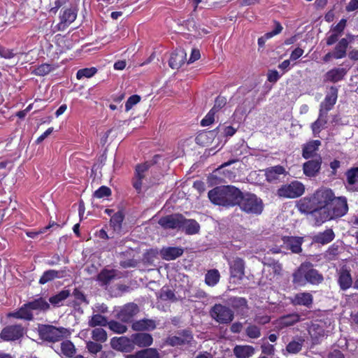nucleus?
<instances>
[{
  "instance_id": "obj_60",
  "label": "nucleus",
  "mask_w": 358,
  "mask_h": 358,
  "mask_svg": "<svg viewBox=\"0 0 358 358\" xmlns=\"http://www.w3.org/2000/svg\"><path fill=\"white\" fill-rule=\"evenodd\" d=\"M323 125L324 122L319 119L316 120L314 123H313L311 128L313 134L315 135L318 134L320 131L321 128L323 127Z\"/></svg>"
},
{
  "instance_id": "obj_45",
  "label": "nucleus",
  "mask_w": 358,
  "mask_h": 358,
  "mask_svg": "<svg viewBox=\"0 0 358 358\" xmlns=\"http://www.w3.org/2000/svg\"><path fill=\"white\" fill-rule=\"evenodd\" d=\"M217 113L216 107H213L201 120V124L206 127L212 124L215 120V115Z\"/></svg>"
},
{
  "instance_id": "obj_31",
  "label": "nucleus",
  "mask_w": 358,
  "mask_h": 358,
  "mask_svg": "<svg viewBox=\"0 0 358 358\" xmlns=\"http://www.w3.org/2000/svg\"><path fill=\"white\" fill-rule=\"evenodd\" d=\"M312 265L306 273V284L310 282L311 284H319L323 280L322 275H320L316 270L311 268Z\"/></svg>"
},
{
  "instance_id": "obj_52",
  "label": "nucleus",
  "mask_w": 358,
  "mask_h": 358,
  "mask_svg": "<svg viewBox=\"0 0 358 358\" xmlns=\"http://www.w3.org/2000/svg\"><path fill=\"white\" fill-rule=\"evenodd\" d=\"M141 101V97L138 95L131 96L125 103V109L127 111L130 110L134 106L137 104Z\"/></svg>"
},
{
  "instance_id": "obj_46",
  "label": "nucleus",
  "mask_w": 358,
  "mask_h": 358,
  "mask_svg": "<svg viewBox=\"0 0 358 358\" xmlns=\"http://www.w3.org/2000/svg\"><path fill=\"white\" fill-rule=\"evenodd\" d=\"M92 337L96 341L105 342L107 340V334L103 329L98 328L92 331Z\"/></svg>"
},
{
  "instance_id": "obj_55",
  "label": "nucleus",
  "mask_w": 358,
  "mask_h": 358,
  "mask_svg": "<svg viewBox=\"0 0 358 358\" xmlns=\"http://www.w3.org/2000/svg\"><path fill=\"white\" fill-rule=\"evenodd\" d=\"M346 22L347 20L345 19L341 20L336 26L331 28V31L339 36L343 31Z\"/></svg>"
},
{
  "instance_id": "obj_21",
  "label": "nucleus",
  "mask_w": 358,
  "mask_h": 358,
  "mask_svg": "<svg viewBox=\"0 0 358 358\" xmlns=\"http://www.w3.org/2000/svg\"><path fill=\"white\" fill-rule=\"evenodd\" d=\"M313 301V296L308 292L299 293L292 299V302L294 304L305 306H310Z\"/></svg>"
},
{
  "instance_id": "obj_58",
  "label": "nucleus",
  "mask_w": 358,
  "mask_h": 358,
  "mask_svg": "<svg viewBox=\"0 0 358 358\" xmlns=\"http://www.w3.org/2000/svg\"><path fill=\"white\" fill-rule=\"evenodd\" d=\"M303 52H304V51L302 48H296L294 50H292V52L290 54V59L291 60L298 59L303 55Z\"/></svg>"
},
{
  "instance_id": "obj_37",
  "label": "nucleus",
  "mask_w": 358,
  "mask_h": 358,
  "mask_svg": "<svg viewBox=\"0 0 358 358\" xmlns=\"http://www.w3.org/2000/svg\"><path fill=\"white\" fill-rule=\"evenodd\" d=\"M220 273L217 270H210L206 275L205 282L209 286L215 285L220 280Z\"/></svg>"
},
{
  "instance_id": "obj_10",
  "label": "nucleus",
  "mask_w": 358,
  "mask_h": 358,
  "mask_svg": "<svg viewBox=\"0 0 358 358\" xmlns=\"http://www.w3.org/2000/svg\"><path fill=\"white\" fill-rule=\"evenodd\" d=\"M138 308L136 304L129 303L121 308L117 313V317L124 322H130L131 319L138 313Z\"/></svg>"
},
{
  "instance_id": "obj_33",
  "label": "nucleus",
  "mask_w": 358,
  "mask_h": 358,
  "mask_svg": "<svg viewBox=\"0 0 358 358\" xmlns=\"http://www.w3.org/2000/svg\"><path fill=\"white\" fill-rule=\"evenodd\" d=\"M182 227L187 234H194L199 232L200 226L197 222L193 220H186L183 218Z\"/></svg>"
},
{
  "instance_id": "obj_48",
  "label": "nucleus",
  "mask_w": 358,
  "mask_h": 358,
  "mask_svg": "<svg viewBox=\"0 0 358 358\" xmlns=\"http://www.w3.org/2000/svg\"><path fill=\"white\" fill-rule=\"evenodd\" d=\"M109 328L117 334H123L127 331V327L116 321H111L108 323Z\"/></svg>"
},
{
  "instance_id": "obj_38",
  "label": "nucleus",
  "mask_w": 358,
  "mask_h": 358,
  "mask_svg": "<svg viewBox=\"0 0 358 358\" xmlns=\"http://www.w3.org/2000/svg\"><path fill=\"white\" fill-rule=\"evenodd\" d=\"M300 320V317L297 314H292L282 317L278 320V324L281 327H287L295 324Z\"/></svg>"
},
{
  "instance_id": "obj_16",
  "label": "nucleus",
  "mask_w": 358,
  "mask_h": 358,
  "mask_svg": "<svg viewBox=\"0 0 358 358\" xmlns=\"http://www.w3.org/2000/svg\"><path fill=\"white\" fill-rule=\"evenodd\" d=\"M310 266V263L302 264L294 273L293 282L298 286H303L306 285V273Z\"/></svg>"
},
{
  "instance_id": "obj_3",
  "label": "nucleus",
  "mask_w": 358,
  "mask_h": 358,
  "mask_svg": "<svg viewBox=\"0 0 358 358\" xmlns=\"http://www.w3.org/2000/svg\"><path fill=\"white\" fill-rule=\"evenodd\" d=\"M237 205L240 206L243 211L256 215L261 214L264 208L262 201L252 194L243 195L241 193V196Z\"/></svg>"
},
{
  "instance_id": "obj_25",
  "label": "nucleus",
  "mask_w": 358,
  "mask_h": 358,
  "mask_svg": "<svg viewBox=\"0 0 358 358\" xmlns=\"http://www.w3.org/2000/svg\"><path fill=\"white\" fill-rule=\"evenodd\" d=\"M337 100V90L334 88L331 89V92L327 94L321 104V110L329 111L334 106Z\"/></svg>"
},
{
  "instance_id": "obj_36",
  "label": "nucleus",
  "mask_w": 358,
  "mask_h": 358,
  "mask_svg": "<svg viewBox=\"0 0 358 358\" xmlns=\"http://www.w3.org/2000/svg\"><path fill=\"white\" fill-rule=\"evenodd\" d=\"M69 295L70 292L69 290H62L57 294L51 296L49 299V301L53 306H58L64 300L67 299L69 296Z\"/></svg>"
},
{
  "instance_id": "obj_51",
  "label": "nucleus",
  "mask_w": 358,
  "mask_h": 358,
  "mask_svg": "<svg viewBox=\"0 0 358 358\" xmlns=\"http://www.w3.org/2000/svg\"><path fill=\"white\" fill-rule=\"evenodd\" d=\"M301 347L302 341H292L287 345L286 350L289 353L295 354L301 350Z\"/></svg>"
},
{
  "instance_id": "obj_12",
  "label": "nucleus",
  "mask_w": 358,
  "mask_h": 358,
  "mask_svg": "<svg viewBox=\"0 0 358 358\" xmlns=\"http://www.w3.org/2000/svg\"><path fill=\"white\" fill-rule=\"evenodd\" d=\"M217 132L215 130L203 131L198 134L196 137L197 144L202 146H208L212 145L216 138Z\"/></svg>"
},
{
  "instance_id": "obj_26",
  "label": "nucleus",
  "mask_w": 358,
  "mask_h": 358,
  "mask_svg": "<svg viewBox=\"0 0 358 358\" xmlns=\"http://www.w3.org/2000/svg\"><path fill=\"white\" fill-rule=\"evenodd\" d=\"M161 255L163 259L166 260H172L181 256L183 253V250L180 248H163L161 252Z\"/></svg>"
},
{
  "instance_id": "obj_24",
  "label": "nucleus",
  "mask_w": 358,
  "mask_h": 358,
  "mask_svg": "<svg viewBox=\"0 0 358 358\" xmlns=\"http://www.w3.org/2000/svg\"><path fill=\"white\" fill-rule=\"evenodd\" d=\"M335 237L332 229H328L323 232L319 233L313 236V241L320 244H327L334 240Z\"/></svg>"
},
{
  "instance_id": "obj_5",
  "label": "nucleus",
  "mask_w": 358,
  "mask_h": 358,
  "mask_svg": "<svg viewBox=\"0 0 358 358\" xmlns=\"http://www.w3.org/2000/svg\"><path fill=\"white\" fill-rule=\"evenodd\" d=\"M41 336L48 341H57L61 338L68 337L70 331L65 328H57L51 325H43L39 328Z\"/></svg>"
},
{
  "instance_id": "obj_30",
  "label": "nucleus",
  "mask_w": 358,
  "mask_h": 358,
  "mask_svg": "<svg viewBox=\"0 0 358 358\" xmlns=\"http://www.w3.org/2000/svg\"><path fill=\"white\" fill-rule=\"evenodd\" d=\"M345 74L346 71L344 69H333L326 73L325 78L327 81L338 82L343 79Z\"/></svg>"
},
{
  "instance_id": "obj_50",
  "label": "nucleus",
  "mask_w": 358,
  "mask_h": 358,
  "mask_svg": "<svg viewBox=\"0 0 358 358\" xmlns=\"http://www.w3.org/2000/svg\"><path fill=\"white\" fill-rule=\"evenodd\" d=\"M348 182L355 184L358 180V167L348 170L346 173Z\"/></svg>"
},
{
  "instance_id": "obj_14",
  "label": "nucleus",
  "mask_w": 358,
  "mask_h": 358,
  "mask_svg": "<svg viewBox=\"0 0 358 358\" xmlns=\"http://www.w3.org/2000/svg\"><path fill=\"white\" fill-rule=\"evenodd\" d=\"M187 54L184 50H178L172 53L169 66L173 69H179L186 61Z\"/></svg>"
},
{
  "instance_id": "obj_6",
  "label": "nucleus",
  "mask_w": 358,
  "mask_h": 358,
  "mask_svg": "<svg viewBox=\"0 0 358 358\" xmlns=\"http://www.w3.org/2000/svg\"><path fill=\"white\" fill-rule=\"evenodd\" d=\"M211 317L217 322L227 324L234 319L233 312L227 307L221 304H215L210 310Z\"/></svg>"
},
{
  "instance_id": "obj_7",
  "label": "nucleus",
  "mask_w": 358,
  "mask_h": 358,
  "mask_svg": "<svg viewBox=\"0 0 358 358\" xmlns=\"http://www.w3.org/2000/svg\"><path fill=\"white\" fill-rule=\"evenodd\" d=\"M24 331L21 326L13 325L5 327L0 334V337L4 341H14L23 336Z\"/></svg>"
},
{
  "instance_id": "obj_22",
  "label": "nucleus",
  "mask_w": 358,
  "mask_h": 358,
  "mask_svg": "<svg viewBox=\"0 0 358 358\" xmlns=\"http://www.w3.org/2000/svg\"><path fill=\"white\" fill-rule=\"evenodd\" d=\"M350 41L347 38H342L338 43L335 48V51L334 53V57L336 59H342L345 57L348 44L351 41H352L353 36H350Z\"/></svg>"
},
{
  "instance_id": "obj_20",
  "label": "nucleus",
  "mask_w": 358,
  "mask_h": 358,
  "mask_svg": "<svg viewBox=\"0 0 358 358\" xmlns=\"http://www.w3.org/2000/svg\"><path fill=\"white\" fill-rule=\"evenodd\" d=\"M133 344L138 347H147L152 345L153 342L152 337L148 334H136L132 336Z\"/></svg>"
},
{
  "instance_id": "obj_18",
  "label": "nucleus",
  "mask_w": 358,
  "mask_h": 358,
  "mask_svg": "<svg viewBox=\"0 0 358 358\" xmlns=\"http://www.w3.org/2000/svg\"><path fill=\"white\" fill-rule=\"evenodd\" d=\"M8 317H15L17 319H24L30 320L32 319L31 309L29 306V303L24 304L17 311L10 313L8 314Z\"/></svg>"
},
{
  "instance_id": "obj_59",
  "label": "nucleus",
  "mask_w": 358,
  "mask_h": 358,
  "mask_svg": "<svg viewBox=\"0 0 358 358\" xmlns=\"http://www.w3.org/2000/svg\"><path fill=\"white\" fill-rule=\"evenodd\" d=\"M268 80L271 83H275L280 78V75L276 70H271L267 75Z\"/></svg>"
},
{
  "instance_id": "obj_1",
  "label": "nucleus",
  "mask_w": 358,
  "mask_h": 358,
  "mask_svg": "<svg viewBox=\"0 0 358 358\" xmlns=\"http://www.w3.org/2000/svg\"><path fill=\"white\" fill-rule=\"evenodd\" d=\"M297 208L303 213H315L317 225L343 217L348 211L346 198L336 197L334 192L327 187H321L311 196L301 199Z\"/></svg>"
},
{
  "instance_id": "obj_62",
  "label": "nucleus",
  "mask_w": 358,
  "mask_h": 358,
  "mask_svg": "<svg viewBox=\"0 0 358 358\" xmlns=\"http://www.w3.org/2000/svg\"><path fill=\"white\" fill-rule=\"evenodd\" d=\"M201 57L200 52L198 50L194 49L192 51L191 55L188 60V63H193L198 60Z\"/></svg>"
},
{
  "instance_id": "obj_44",
  "label": "nucleus",
  "mask_w": 358,
  "mask_h": 358,
  "mask_svg": "<svg viewBox=\"0 0 358 358\" xmlns=\"http://www.w3.org/2000/svg\"><path fill=\"white\" fill-rule=\"evenodd\" d=\"M111 195V190L109 187L106 186H101L98 189H96L94 194V197L96 199H104L108 197Z\"/></svg>"
},
{
  "instance_id": "obj_23",
  "label": "nucleus",
  "mask_w": 358,
  "mask_h": 358,
  "mask_svg": "<svg viewBox=\"0 0 358 358\" xmlns=\"http://www.w3.org/2000/svg\"><path fill=\"white\" fill-rule=\"evenodd\" d=\"M234 353L237 358H249L255 353V348L251 345H236Z\"/></svg>"
},
{
  "instance_id": "obj_19",
  "label": "nucleus",
  "mask_w": 358,
  "mask_h": 358,
  "mask_svg": "<svg viewBox=\"0 0 358 358\" xmlns=\"http://www.w3.org/2000/svg\"><path fill=\"white\" fill-rule=\"evenodd\" d=\"M285 173V169L282 166H275L265 170V176L268 182L278 180L280 176Z\"/></svg>"
},
{
  "instance_id": "obj_35",
  "label": "nucleus",
  "mask_w": 358,
  "mask_h": 358,
  "mask_svg": "<svg viewBox=\"0 0 358 358\" xmlns=\"http://www.w3.org/2000/svg\"><path fill=\"white\" fill-rule=\"evenodd\" d=\"M62 275H60V272L55 270H48L43 273L39 279V283L44 285L50 281L53 280L55 278H61Z\"/></svg>"
},
{
  "instance_id": "obj_29",
  "label": "nucleus",
  "mask_w": 358,
  "mask_h": 358,
  "mask_svg": "<svg viewBox=\"0 0 358 358\" xmlns=\"http://www.w3.org/2000/svg\"><path fill=\"white\" fill-rule=\"evenodd\" d=\"M126 358H159V355L157 350L148 348L139 351L134 355H127Z\"/></svg>"
},
{
  "instance_id": "obj_56",
  "label": "nucleus",
  "mask_w": 358,
  "mask_h": 358,
  "mask_svg": "<svg viewBox=\"0 0 358 358\" xmlns=\"http://www.w3.org/2000/svg\"><path fill=\"white\" fill-rule=\"evenodd\" d=\"M87 348L90 352L96 354L101 350V345L92 341L87 343Z\"/></svg>"
},
{
  "instance_id": "obj_27",
  "label": "nucleus",
  "mask_w": 358,
  "mask_h": 358,
  "mask_svg": "<svg viewBox=\"0 0 358 358\" xmlns=\"http://www.w3.org/2000/svg\"><path fill=\"white\" fill-rule=\"evenodd\" d=\"M156 327L154 320L143 319L132 324V329L135 331L152 330Z\"/></svg>"
},
{
  "instance_id": "obj_32",
  "label": "nucleus",
  "mask_w": 358,
  "mask_h": 358,
  "mask_svg": "<svg viewBox=\"0 0 358 358\" xmlns=\"http://www.w3.org/2000/svg\"><path fill=\"white\" fill-rule=\"evenodd\" d=\"M338 283L342 289H347L352 286V279L349 271L343 270L340 272Z\"/></svg>"
},
{
  "instance_id": "obj_34",
  "label": "nucleus",
  "mask_w": 358,
  "mask_h": 358,
  "mask_svg": "<svg viewBox=\"0 0 358 358\" xmlns=\"http://www.w3.org/2000/svg\"><path fill=\"white\" fill-rule=\"evenodd\" d=\"M148 169V166L145 164L138 165L136 167V178L134 182V187L138 191H140L142 185V179L144 177V172Z\"/></svg>"
},
{
  "instance_id": "obj_2",
  "label": "nucleus",
  "mask_w": 358,
  "mask_h": 358,
  "mask_svg": "<svg viewBox=\"0 0 358 358\" xmlns=\"http://www.w3.org/2000/svg\"><path fill=\"white\" fill-rule=\"evenodd\" d=\"M241 196V192L231 185L217 187L208 192V198L213 203L227 207L237 205Z\"/></svg>"
},
{
  "instance_id": "obj_11",
  "label": "nucleus",
  "mask_w": 358,
  "mask_h": 358,
  "mask_svg": "<svg viewBox=\"0 0 358 358\" xmlns=\"http://www.w3.org/2000/svg\"><path fill=\"white\" fill-rule=\"evenodd\" d=\"M183 217L177 214L162 217L159 220V224L166 229H176L182 227Z\"/></svg>"
},
{
  "instance_id": "obj_41",
  "label": "nucleus",
  "mask_w": 358,
  "mask_h": 358,
  "mask_svg": "<svg viewBox=\"0 0 358 358\" xmlns=\"http://www.w3.org/2000/svg\"><path fill=\"white\" fill-rule=\"evenodd\" d=\"M116 271L113 269H104L98 275V280L106 284L116 276Z\"/></svg>"
},
{
  "instance_id": "obj_43",
  "label": "nucleus",
  "mask_w": 358,
  "mask_h": 358,
  "mask_svg": "<svg viewBox=\"0 0 358 358\" xmlns=\"http://www.w3.org/2000/svg\"><path fill=\"white\" fill-rule=\"evenodd\" d=\"M62 353L68 357H71L76 352L74 345L69 341H66L61 344Z\"/></svg>"
},
{
  "instance_id": "obj_13",
  "label": "nucleus",
  "mask_w": 358,
  "mask_h": 358,
  "mask_svg": "<svg viewBox=\"0 0 358 358\" xmlns=\"http://www.w3.org/2000/svg\"><path fill=\"white\" fill-rule=\"evenodd\" d=\"M321 163L320 157L304 163L303 166V173L308 177L315 176L320 169Z\"/></svg>"
},
{
  "instance_id": "obj_42",
  "label": "nucleus",
  "mask_w": 358,
  "mask_h": 358,
  "mask_svg": "<svg viewBox=\"0 0 358 358\" xmlns=\"http://www.w3.org/2000/svg\"><path fill=\"white\" fill-rule=\"evenodd\" d=\"M89 326L92 327H97V326H106L108 324L107 319L102 316L100 314H94L91 317V319L89 320Z\"/></svg>"
},
{
  "instance_id": "obj_15",
  "label": "nucleus",
  "mask_w": 358,
  "mask_h": 358,
  "mask_svg": "<svg viewBox=\"0 0 358 358\" xmlns=\"http://www.w3.org/2000/svg\"><path fill=\"white\" fill-rule=\"evenodd\" d=\"M321 145V142L318 140L310 141L307 142L303 146L302 156L305 159H309L313 157L319 147Z\"/></svg>"
},
{
  "instance_id": "obj_39",
  "label": "nucleus",
  "mask_w": 358,
  "mask_h": 358,
  "mask_svg": "<svg viewBox=\"0 0 358 358\" xmlns=\"http://www.w3.org/2000/svg\"><path fill=\"white\" fill-rule=\"evenodd\" d=\"M29 306L31 307V310H46L50 308V304L42 298H39L31 302H29Z\"/></svg>"
},
{
  "instance_id": "obj_57",
  "label": "nucleus",
  "mask_w": 358,
  "mask_h": 358,
  "mask_svg": "<svg viewBox=\"0 0 358 358\" xmlns=\"http://www.w3.org/2000/svg\"><path fill=\"white\" fill-rule=\"evenodd\" d=\"M237 129L232 126H226L222 129V134L226 137H231L234 136Z\"/></svg>"
},
{
  "instance_id": "obj_8",
  "label": "nucleus",
  "mask_w": 358,
  "mask_h": 358,
  "mask_svg": "<svg viewBox=\"0 0 358 358\" xmlns=\"http://www.w3.org/2000/svg\"><path fill=\"white\" fill-rule=\"evenodd\" d=\"M231 278L241 280L245 275V262L240 257H236L230 263Z\"/></svg>"
},
{
  "instance_id": "obj_64",
  "label": "nucleus",
  "mask_w": 358,
  "mask_h": 358,
  "mask_svg": "<svg viewBox=\"0 0 358 358\" xmlns=\"http://www.w3.org/2000/svg\"><path fill=\"white\" fill-rule=\"evenodd\" d=\"M93 310H94V312L103 313L107 311L108 308L103 303H101V304L98 303L94 306V307L93 308Z\"/></svg>"
},
{
  "instance_id": "obj_47",
  "label": "nucleus",
  "mask_w": 358,
  "mask_h": 358,
  "mask_svg": "<svg viewBox=\"0 0 358 358\" xmlns=\"http://www.w3.org/2000/svg\"><path fill=\"white\" fill-rule=\"evenodd\" d=\"M52 70V67L51 65L48 64H43L36 68L33 73L39 76H43L48 74Z\"/></svg>"
},
{
  "instance_id": "obj_17",
  "label": "nucleus",
  "mask_w": 358,
  "mask_h": 358,
  "mask_svg": "<svg viewBox=\"0 0 358 358\" xmlns=\"http://www.w3.org/2000/svg\"><path fill=\"white\" fill-rule=\"evenodd\" d=\"M285 247L291 250L294 253H299L301 251V244L303 238L301 237H285L283 238Z\"/></svg>"
},
{
  "instance_id": "obj_28",
  "label": "nucleus",
  "mask_w": 358,
  "mask_h": 358,
  "mask_svg": "<svg viewBox=\"0 0 358 358\" xmlns=\"http://www.w3.org/2000/svg\"><path fill=\"white\" fill-rule=\"evenodd\" d=\"M192 336L190 334L181 335L180 336H171L167 338L166 343L171 346H180L192 341Z\"/></svg>"
},
{
  "instance_id": "obj_9",
  "label": "nucleus",
  "mask_w": 358,
  "mask_h": 358,
  "mask_svg": "<svg viewBox=\"0 0 358 358\" xmlns=\"http://www.w3.org/2000/svg\"><path fill=\"white\" fill-rule=\"evenodd\" d=\"M110 345L114 350L120 352H131L134 348L132 341L125 336L113 338L110 341Z\"/></svg>"
},
{
  "instance_id": "obj_61",
  "label": "nucleus",
  "mask_w": 358,
  "mask_h": 358,
  "mask_svg": "<svg viewBox=\"0 0 358 358\" xmlns=\"http://www.w3.org/2000/svg\"><path fill=\"white\" fill-rule=\"evenodd\" d=\"M52 127L48 128L43 134H42L40 136L38 137V138L36 141V143L39 144L41 142H43L49 135L52 134Z\"/></svg>"
},
{
  "instance_id": "obj_54",
  "label": "nucleus",
  "mask_w": 358,
  "mask_h": 358,
  "mask_svg": "<svg viewBox=\"0 0 358 358\" xmlns=\"http://www.w3.org/2000/svg\"><path fill=\"white\" fill-rule=\"evenodd\" d=\"M123 221V215L121 213H115L110 219V224L114 228L120 227Z\"/></svg>"
},
{
  "instance_id": "obj_4",
  "label": "nucleus",
  "mask_w": 358,
  "mask_h": 358,
  "mask_svg": "<svg viewBox=\"0 0 358 358\" xmlns=\"http://www.w3.org/2000/svg\"><path fill=\"white\" fill-rule=\"evenodd\" d=\"M304 192V185L295 180L289 184L282 185L278 189L277 194L280 197L294 199L301 196Z\"/></svg>"
},
{
  "instance_id": "obj_63",
  "label": "nucleus",
  "mask_w": 358,
  "mask_h": 358,
  "mask_svg": "<svg viewBox=\"0 0 358 358\" xmlns=\"http://www.w3.org/2000/svg\"><path fill=\"white\" fill-rule=\"evenodd\" d=\"M358 8V0H350L346 6V10L352 12Z\"/></svg>"
},
{
  "instance_id": "obj_49",
  "label": "nucleus",
  "mask_w": 358,
  "mask_h": 358,
  "mask_svg": "<svg viewBox=\"0 0 358 358\" xmlns=\"http://www.w3.org/2000/svg\"><path fill=\"white\" fill-rule=\"evenodd\" d=\"M247 113V109L245 107L243 106H239L236 110L234 111L233 114V121L234 122H239L241 121L243 117L245 116Z\"/></svg>"
},
{
  "instance_id": "obj_53",
  "label": "nucleus",
  "mask_w": 358,
  "mask_h": 358,
  "mask_svg": "<svg viewBox=\"0 0 358 358\" xmlns=\"http://www.w3.org/2000/svg\"><path fill=\"white\" fill-rule=\"evenodd\" d=\"M247 335L251 338H257L260 336V331L256 326L251 325L246 329Z\"/></svg>"
},
{
  "instance_id": "obj_40",
  "label": "nucleus",
  "mask_w": 358,
  "mask_h": 358,
  "mask_svg": "<svg viewBox=\"0 0 358 358\" xmlns=\"http://www.w3.org/2000/svg\"><path fill=\"white\" fill-rule=\"evenodd\" d=\"M97 72L95 67L85 68L80 69L77 71L76 78L81 80L83 78H90L94 76Z\"/></svg>"
}]
</instances>
